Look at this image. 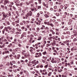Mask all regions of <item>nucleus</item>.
Returning a JSON list of instances; mask_svg holds the SVG:
<instances>
[{
	"label": "nucleus",
	"mask_w": 77,
	"mask_h": 77,
	"mask_svg": "<svg viewBox=\"0 0 77 77\" xmlns=\"http://www.w3.org/2000/svg\"><path fill=\"white\" fill-rule=\"evenodd\" d=\"M26 23L28 24V23H30V21H29V20H27L26 21Z\"/></svg>",
	"instance_id": "nucleus-35"
},
{
	"label": "nucleus",
	"mask_w": 77,
	"mask_h": 77,
	"mask_svg": "<svg viewBox=\"0 0 77 77\" xmlns=\"http://www.w3.org/2000/svg\"><path fill=\"white\" fill-rule=\"evenodd\" d=\"M24 37V35L22 34L21 35V37H20V39H23V38Z\"/></svg>",
	"instance_id": "nucleus-21"
},
{
	"label": "nucleus",
	"mask_w": 77,
	"mask_h": 77,
	"mask_svg": "<svg viewBox=\"0 0 77 77\" xmlns=\"http://www.w3.org/2000/svg\"><path fill=\"white\" fill-rule=\"evenodd\" d=\"M43 65H41L40 66V68H42L43 67Z\"/></svg>",
	"instance_id": "nucleus-58"
},
{
	"label": "nucleus",
	"mask_w": 77,
	"mask_h": 77,
	"mask_svg": "<svg viewBox=\"0 0 77 77\" xmlns=\"http://www.w3.org/2000/svg\"><path fill=\"white\" fill-rule=\"evenodd\" d=\"M50 74H51V72H49L48 73V76H50Z\"/></svg>",
	"instance_id": "nucleus-25"
},
{
	"label": "nucleus",
	"mask_w": 77,
	"mask_h": 77,
	"mask_svg": "<svg viewBox=\"0 0 77 77\" xmlns=\"http://www.w3.org/2000/svg\"><path fill=\"white\" fill-rule=\"evenodd\" d=\"M31 7H33V6H34V4H31Z\"/></svg>",
	"instance_id": "nucleus-55"
},
{
	"label": "nucleus",
	"mask_w": 77,
	"mask_h": 77,
	"mask_svg": "<svg viewBox=\"0 0 77 77\" xmlns=\"http://www.w3.org/2000/svg\"><path fill=\"white\" fill-rule=\"evenodd\" d=\"M43 5H44V6H46V8H48V5H47L46 4H45V2H43Z\"/></svg>",
	"instance_id": "nucleus-9"
},
{
	"label": "nucleus",
	"mask_w": 77,
	"mask_h": 77,
	"mask_svg": "<svg viewBox=\"0 0 77 77\" xmlns=\"http://www.w3.org/2000/svg\"><path fill=\"white\" fill-rule=\"evenodd\" d=\"M15 22H13L12 23V24L13 25V26H15Z\"/></svg>",
	"instance_id": "nucleus-30"
},
{
	"label": "nucleus",
	"mask_w": 77,
	"mask_h": 77,
	"mask_svg": "<svg viewBox=\"0 0 77 77\" xmlns=\"http://www.w3.org/2000/svg\"><path fill=\"white\" fill-rule=\"evenodd\" d=\"M32 14H33V13L31 11H30L29 12H27V14L26 15V17H31L32 16Z\"/></svg>",
	"instance_id": "nucleus-2"
},
{
	"label": "nucleus",
	"mask_w": 77,
	"mask_h": 77,
	"mask_svg": "<svg viewBox=\"0 0 77 77\" xmlns=\"http://www.w3.org/2000/svg\"><path fill=\"white\" fill-rule=\"evenodd\" d=\"M36 30V32H39L40 29L39 28V27L37 28Z\"/></svg>",
	"instance_id": "nucleus-13"
},
{
	"label": "nucleus",
	"mask_w": 77,
	"mask_h": 77,
	"mask_svg": "<svg viewBox=\"0 0 77 77\" xmlns=\"http://www.w3.org/2000/svg\"><path fill=\"white\" fill-rule=\"evenodd\" d=\"M17 57H21V56H20V54H17Z\"/></svg>",
	"instance_id": "nucleus-36"
},
{
	"label": "nucleus",
	"mask_w": 77,
	"mask_h": 77,
	"mask_svg": "<svg viewBox=\"0 0 77 77\" xmlns=\"http://www.w3.org/2000/svg\"><path fill=\"white\" fill-rule=\"evenodd\" d=\"M35 20L33 18H32L31 19V21H34V20Z\"/></svg>",
	"instance_id": "nucleus-59"
},
{
	"label": "nucleus",
	"mask_w": 77,
	"mask_h": 77,
	"mask_svg": "<svg viewBox=\"0 0 77 77\" xmlns=\"http://www.w3.org/2000/svg\"><path fill=\"white\" fill-rule=\"evenodd\" d=\"M49 26H51V27H54V25H53L52 23H50Z\"/></svg>",
	"instance_id": "nucleus-15"
},
{
	"label": "nucleus",
	"mask_w": 77,
	"mask_h": 77,
	"mask_svg": "<svg viewBox=\"0 0 77 77\" xmlns=\"http://www.w3.org/2000/svg\"><path fill=\"white\" fill-rule=\"evenodd\" d=\"M54 9H57V6H54Z\"/></svg>",
	"instance_id": "nucleus-61"
},
{
	"label": "nucleus",
	"mask_w": 77,
	"mask_h": 77,
	"mask_svg": "<svg viewBox=\"0 0 77 77\" xmlns=\"http://www.w3.org/2000/svg\"><path fill=\"white\" fill-rule=\"evenodd\" d=\"M40 8H41V6H38V9H39Z\"/></svg>",
	"instance_id": "nucleus-33"
},
{
	"label": "nucleus",
	"mask_w": 77,
	"mask_h": 77,
	"mask_svg": "<svg viewBox=\"0 0 77 77\" xmlns=\"http://www.w3.org/2000/svg\"><path fill=\"white\" fill-rule=\"evenodd\" d=\"M15 3H20V1H19V0H16V2H14Z\"/></svg>",
	"instance_id": "nucleus-12"
},
{
	"label": "nucleus",
	"mask_w": 77,
	"mask_h": 77,
	"mask_svg": "<svg viewBox=\"0 0 77 77\" xmlns=\"http://www.w3.org/2000/svg\"><path fill=\"white\" fill-rule=\"evenodd\" d=\"M50 22H48L47 23V25H49V26H50Z\"/></svg>",
	"instance_id": "nucleus-54"
},
{
	"label": "nucleus",
	"mask_w": 77,
	"mask_h": 77,
	"mask_svg": "<svg viewBox=\"0 0 77 77\" xmlns=\"http://www.w3.org/2000/svg\"><path fill=\"white\" fill-rule=\"evenodd\" d=\"M3 74V75H6V73L4 72L2 73Z\"/></svg>",
	"instance_id": "nucleus-60"
},
{
	"label": "nucleus",
	"mask_w": 77,
	"mask_h": 77,
	"mask_svg": "<svg viewBox=\"0 0 77 77\" xmlns=\"http://www.w3.org/2000/svg\"><path fill=\"white\" fill-rule=\"evenodd\" d=\"M8 16L9 17H11V14L10 13H9V14H8Z\"/></svg>",
	"instance_id": "nucleus-57"
},
{
	"label": "nucleus",
	"mask_w": 77,
	"mask_h": 77,
	"mask_svg": "<svg viewBox=\"0 0 77 77\" xmlns=\"http://www.w3.org/2000/svg\"><path fill=\"white\" fill-rule=\"evenodd\" d=\"M14 42H15V44H17L16 42H17V39L16 38H15L14 39Z\"/></svg>",
	"instance_id": "nucleus-32"
},
{
	"label": "nucleus",
	"mask_w": 77,
	"mask_h": 77,
	"mask_svg": "<svg viewBox=\"0 0 77 77\" xmlns=\"http://www.w3.org/2000/svg\"><path fill=\"white\" fill-rule=\"evenodd\" d=\"M54 60H51V62H52V63H54Z\"/></svg>",
	"instance_id": "nucleus-48"
},
{
	"label": "nucleus",
	"mask_w": 77,
	"mask_h": 77,
	"mask_svg": "<svg viewBox=\"0 0 77 77\" xmlns=\"http://www.w3.org/2000/svg\"><path fill=\"white\" fill-rule=\"evenodd\" d=\"M44 16L45 17V18H48L49 17V16L47 15V14H45Z\"/></svg>",
	"instance_id": "nucleus-10"
},
{
	"label": "nucleus",
	"mask_w": 77,
	"mask_h": 77,
	"mask_svg": "<svg viewBox=\"0 0 77 77\" xmlns=\"http://www.w3.org/2000/svg\"><path fill=\"white\" fill-rule=\"evenodd\" d=\"M66 34L67 35H70V32L69 31H67L66 32Z\"/></svg>",
	"instance_id": "nucleus-23"
},
{
	"label": "nucleus",
	"mask_w": 77,
	"mask_h": 77,
	"mask_svg": "<svg viewBox=\"0 0 77 77\" xmlns=\"http://www.w3.org/2000/svg\"><path fill=\"white\" fill-rule=\"evenodd\" d=\"M0 44H1V45H2L3 44V42H2V41H0Z\"/></svg>",
	"instance_id": "nucleus-49"
},
{
	"label": "nucleus",
	"mask_w": 77,
	"mask_h": 77,
	"mask_svg": "<svg viewBox=\"0 0 77 77\" xmlns=\"http://www.w3.org/2000/svg\"><path fill=\"white\" fill-rule=\"evenodd\" d=\"M58 71L59 72H61L62 71V69H60V70H58Z\"/></svg>",
	"instance_id": "nucleus-19"
},
{
	"label": "nucleus",
	"mask_w": 77,
	"mask_h": 77,
	"mask_svg": "<svg viewBox=\"0 0 77 77\" xmlns=\"http://www.w3.org/2000/svg\"><path fill=\"white\" fill-rule=\"evenodd\" d=\"M8 6L10 8H12V6L11 5H10Z\"/></svg>",
	"instance_id": "nucleus-53"
},
{
	"label": "nucleus",
	"mask_w": 77,
	"mask_h": 77,
	"mask_svg": "<svg viewBox=\"0 0 77 77\" xmlns=\"http://www.w3.org/2000/svg\"><path fill=\"white\" fill-rule=\"evenodd\" d=\"M5 45H6V43H4L2 45V46L3 47H5Z\"/></svg>",
	"instance_id": "nucleus-27"
},
{
	"label": "nucleus",
	"mask_w": 77,
	"mask_h": 77,
	"mask_svg": "<svg viewBox=\"0 0 77 77\" xmlns=\"http://www.w3.org/2000/svg\"><path fill=\"white\" fill-rule=\"evenodd\" d=\"M66 42L67 43V42L68 43V42H69V40H67L66 41Z\"/></svg>",
	"instance_id": "nucleus-43"
},
{
	"label": "nucleus",
	"mask_w": 77,
	"mask_h": 77,
	"mask_svg": "<svg viewBox=\"0 0 77 77\" xmlns=\"http://www.w3.org/2000/svg\"><path fill=\"white\" fill-rule=\"evenodd\" d=\"M68 30V29L67 27H66L64 30Z\"/></svg>",
	"instance_id": "nucleus-41"
},
{
	"label": "nucleus",
	"mask_w": 77,
	"mask_h": 77,
	"mask_svg": "<svg viewBox=\"0 0 77 77\" xmlns=\"http://www.w3.org/2000/svg\"><path fill=\"white\" fill-rule=\"evenodd\" d=\"M12 62L13 63H14V64H15V63L16 62H15V61H12Z\"/></svg>",
	"instance_id": "nucleus-42"
},
{
	"label": "nucleus",
	"mask_w": 77,
	"mask_h": 77,
	"mask_svg": "<svg viewBox=\"0 0 77 77\" xmlns=\"http://www.w3.org/2000/svg\"><path fill=\"white\" fill-rule=\"evenodd\" d=\"M62 77H66V75H62Z\"/></svg>",
	"instance_id": "nucleus-63"
},
{
	"label": "nucleus",
	"mask_w": 77,
	"mask_h": 77,
	"mask_svg": "<svg viewBox=\"0 0 77 77\" xmlns=\"http://www.w3.org/2000/svg\"><path fill=\"white\" fill-rule=\"evenodd\" d=\"M10 10L11 11V12H12V11H13V10H12V9L11 8H10Z\"/></svg>",
	"instance_id": "nucleus-44"
},
{
	"label": "nucleus",
	"mask_w": 77,
	"mask_h": 77,
	"mask_svg": "<svg viewBox=\"0 0 77 77\" xmlns=\"http://www.w3.org/2000/svg\"><path fill=\"white\" fill-rule=\"evenodd\" d=\"M39 4H41V0H38Z\"/></svg>",
	"instance_id": "nucleus-24"
},
{
	"label": "nucleus",
	"mask_w": 77,
	"mask_h": 77,
	"mask_svg": "<svg viewBox=\"0 0 77 77\" xmlns=\"http://www.w3.org/2000/svg\"><path fill=\"white\" fill-rule=\"evenodd\" d=\"M73 41H77V38H75L74 39H73Z\"/></svg>",
	"instance_id": "nucleus-40"
},
{
	"label": "nucleus",
	"mask_w": 77,
	"mask_h": 77,
	"mask_svg": "<svg viewBox=\"0 0 77 77\" xmlns=\"http://www.w3.org/2000/svg\"><path fill=\"white\" fill-rule=\"evenodd\" d=\"M32 63H34V65H36V64L37 63L36 62H35V60L33 61Z\"/></svg>",
	"instance_id": "nucleus-20"
},
{
	"label": "nucleus",
	"mask_w": 77,
	"mask_h": 77,
	"mask_svg": "<svg viewBox=\"0 0 77 77\" xmlns=\"http://www.w3.org/2000/svg\"><path fill=\"white\" fill-rule=\"evenodd\" d=\"M58 23H59L58 22H56L55 23V25H57V24H58Z\"/></svg>",
	"instance_id": "nucleus-34"
},
{
	"label": "nucleus",
	"mask_w": 77,
	"mask_h": 77,
	"mask_svg": "<svg viewBox=\"0 0 77 77\" xmlns=\"http://www.w3.org/2000/svg\"><path fill=\"white\" fill-rule=\"evenodd\" d=\"M52 44H53V46H54L55 45H56V43L54 42H53V43H52Z\"/></svg>",
	"instance_id": "nucleus-31"
},
{
	"label": "nucleus",
	"mask_w": 77,
	"mask_h": 77,
	"mask_svg": "<svg viewBox=\"0 0 77 77\" xmlns=\"http://www.w3.org/2000/svg\"><path fill=\"white\" fill-rule=\"evenodd\" d=\"M5 8L6 10H8V7L6 6H5Z\"/></svg>",
	"instance_id": "nucleus-46"
},
{
	"label": "nucleus",
	"mask_w": 77,
	"mask_h": 77,
	"mask_svg": "<svg viewBox=\"0 0 77 77\" xmlns=\"http://www.w3.org/2000/svg\"><path fill=\"white\" fill-rule=\"evenodd\" d=\"M21 32H17L16 33V35H19V34H21Z\"/></svg>",
	"instance_id": "nucleus-18"
},
{
	"label": "nucleus",
	"mask_w": 77,
	"mask_h": 77,
	"mask_svg": "<svg viewBox=\"0 0 77 77\" xmlns=\"http://www.w3.org/2000/svg\"><path fill=\"white\" fill-rule=\"evenodd\" d=\"M22 12H23V14H25V12H24V10H22Z\"/></svg>",
	"instance_id": "nucleus-62"
},
{
	"label": "nucleus",
	"mask_w": 77,
	"mask_h": 77,
	"mask_svg": "<svg viewBox=\"0 0 77 77\" xmlns=\"http://www.w3.org/2000/svg\"><path fill=\"white\" fill-rule=\"evenodd\" d=\"M38 22H37L36 23L37 25H38H38H40V24H41V20H38Z\"/></svg>",
	"instance_id": "nucleus-6"
},
{
	"label": "nucleus",
	"mask_w": 77,
	"mask_h": 77,
	"mask_svg": "<svg viewBox=\"0 0 77 77\" xmlns=\"http://www.w3.org/2000/svg\"><path fill=\"white\" fill-rule=\"evenodd\" d=\"M15 50L17 52V53H20L21 52V51H20V48H17L15 49Z\"/></svg>",
	"instance_id": "nucleus-4"
},
{
	"label": "nucleus",
	"mask_w": 77,
	"mask_h": 77,
	"mask_svg": "<svg viewBox=\"0 0 77 77\" xmlns=\"http://www.w3.org/2000/svg\"><path fill=\"white\" fill-rule=\"evenodd\" d=\"M5 54H9V51H5Z\"/></svg>",
	"instance_id": "nucleus-11"
},
{
	"label": "nucleus",
	"mask_w": 77,
	"mask_h": 77,
	"mask_svg": "<svg viewBox=\"0 0 77 77\" xmlns=\"http://www.w3.org/2000/svg\"><path fill=\"white\" fill-rule=\"evenodd\" d=\"M24 56L25 57H27V54L25 53Z\"/></svg>",
	"instance_id": "nucleus-17"
},
{
	"label": "nucleus",
	"mask_w": 77,
	"mask_h": 77,
	"mask_svg": "<svg viewBox=\"0 0 77 77\" xmlns=\"http://www.w3.org/2000/svg\"><path fill=\"white\" fill-rule=\"evenodd\" d=\"M3 45H0V48H3Z\"/></svg>",
	"instance_id": "nucleus-38"
},
{
	"label": "nucleus",
	"mask_w": 77,
	"mask_h": 77,
	"mask_svg": "<svg viewBox=\"0 0 77 77\" xmlns=\"http://www.w3.org/2000/svg\"><path fill=\"white\" fill-rule=\"evenodd\" d=\"M5 30L6 32H7L8 33H10V31L8 30V29H7L5 27Z\"/></svg>",
	"instance_id": "nucleus-8"
},
{
	"label": "nucleus",
	"mask_w": 77,
	"mask_h": 77,
	"mask_svg": "<svg viewBox=\"0 0 77 77\" xmlns=\"http://www.w3.org/2000/svg\"><path fill=\"white\" fill-rule=\"evenodd\" d=\"M2 17H3L2 18V20H5V18H8L9 17V14L8 13L5 14L4 12H2Z\"/></svg>",
	"instance_id": "nucleus-1"
},
{
	"label": "nucleus",
	"mask_w": 77,
	"mask_h": 77,
	"mask_svg": "<svg viewBox=\"0 0 77 77\" xmlns=\"http://www.w3.org/2000/svg\"><path fill=\"white\" fill-rule=\"evenodd\" d=\"M0 28L1 29H3V26H0Z\"/></svg>",
	"instance_id": "nucleus-51"
},
{
	"label": "nucleus",
	"mask_w": 77,
	"mask_h": 77,
	"mask_svg": "<svg viewBox=\"0 0 77 77\" xmlns=\"http://www.w3.org/2000/svg\"><path fill=\"white\" fill-rule=\"evenodd\" d=\"M3 65L0 64V68H2V67H3Z\"/></svg>",
	"instance_id": "nucleus-39"
},
{
	"label": "nucleus",
	"mask_w": 77,
	"mask_h": 77,
	"mask_svg": "<svg viewBox=\"0 0 77 77\" xmlns=\"http://www.w3.org/2000/svg\"><path fill=\"white\" fill-rule=\"evenodd\" d=\"M38 54L40 55V56H42V53H38Z\"/></svg>",
	"instance_id": "nucleus-37"
},
{
	"label": "nucleus",
	"mask_w": 77,
	"mask_h": 77,
	"mask_svg": "<svg viewBox=\"0 0 77 77\" xmlns=\"http://www.w3.org/2000/svg\"><path fill=\"white\" fill-rule=\"evenodd\" d=\"M21 29H22V30H24V29H25V28L24 26H22L21 27Z\"/></svg>",
	"instance_id": "nucleus-29"
},
{
	"label": "nucleus",
	"mask_w": 77,
	"mask_h": 77,
	"mask_svg": "<svg viewBox=\"0 0 77 77\" xmlns=\"http://www.w3.org/2000/svg\"><path fill=\"white\" fill-rule=\"evenodd\" d=\"M41 38H42L41 36L38 37V38L37 39V40H38V41H40V40L41 39Z\"/></svg>",
	"instance_id": "nucleus-14"
},
{
	"label": "nucleus",
	"mask_w": 77,
	"mask_h": 77,
	"mask_svg": "<svg viewBox=\"0 0 77 77\" xmlns=\"http://www.w3.org/2000/svg\"><path fill=\"white\" fill-rule=\"evenodd\" d=\"M50 45H51V44H47L46 45V47H48V46H50Z\"/></svg>",
	"instance_id": "nucleus-22"
},
{
	"label": "nucleus",
	"mask_w": 77,
	"mask_h": 77,
	"mask_svg": "<svg viewBox=\"0 0 77 77\" xmlns=\"http://www.w3.org/2000/svg\"><path fill=\"white\" fill-rule=\"evenodd\" d=\"M16 5L17 6H19V4H17V3H16Z\"/></svg>",
	"instance_id": "nucleus-45"
},
{
	"label": "nucleus",
	"mask_w": 77,
	"mask_h": 77,
	"mask_svg": "<svg viewBox=\"0 0 77 77\" xmlns=\"http://www.w3.org/2000/svg\"><path fill=\"white\" fill-rule=\"evenodd\" d=\"M5 28H6L7 29H9V30H11L12 29V28H11V26L5 27Z\"/></svg>",
	"instance_id": "nucleus-7"
},
{
	"label": "nucleus",
	"mask_w": 77,
	"mask_h": 77,
	"mask_svg": "<svg viewBox=\"0 0 77 77\" xmlns=\"http://www.w3.org/2000/svg\"><path fill=\"white\" fill-rule=\"evenodd\" d=\"M42 54L44 55H45V54H47V52L45 51V52H44L42 53Z\"/></svg>",
	"instance_id": "nucleus-16"
},
{
	"label": "nucleus",
	"mask_w": 77,
	"mask_h": 77,
	"mask_svg": "<svg viewBox=\"0 0 77 77\" xmlns=\"http://www.w3.org/2000/svg\"><path fill=\"white\" fill-rule=\"evenodd\" d=\"M4 41L5 42H7V41H8V40H7L6 39H5L4 40Z\"/></svg>",
	"instance_id": "nucleus-64"
},
{
	"label": "nucleus",
	"mask_w": 77,
	"mask_h": 77,
	"mask_svg": "<svg viewBox=\"0 0 77 77\" xmlns=\"http://www.w3.org/2000/svg\"><path fill=\"white\" fill-rule=\"evenodd\" d=\"M10 4V2L8 0H5L4 1V5H6V4Z\"/></svg>",
	"instance_id": "nucleus-3"
},
{
	"label": "nucleus",
	"mask_w": 77,
	"mask_h": 77,
	"mask_svg": "<svg viewBox=\"0 0 77 77\" xmlns=\"http://www.w3.org/2000/svg\"><path fill=\"white\" fill-rule=\"evenodd\" d=\"M3 39V38L2 37L0 38V41H1L2 40V39Z\"/></svg>",
	"instance_id": "nucleus-56"
},
{
	"label": "nucleus",
	"mask_w": 77,
	"mask_h": 77,
	"mask_svg": "<svg viewBox=\"0 0 77 77\" xmlns=\"http://www.w3.org/2000/svg\"><path fill=\"white\" fill-rule=\"evenodd\" d=\"M26 4L27 5H29V3L27 2H26Z\"/></svg>",
	"instance_id": "nucleus-52"
},
{
	"label": "nucleus",
	"mask_w": 77,
	"mask_h": 77,
	"mask_svg": "<svg viewBox=\"0 0 77 77\" xmlns=\"http://www.w3.org/2000/svg\"><path fill=\"white\" fill-rule=\"evenodd\" d=\"M31 11L32 12H34V11H37L38 9H37L36 8L34 7L33 9H31Z\"/></svg>",
	"instance_id": "nucleus-5"
},
{
	"label": "nucleus",
	"mask_w": 77,
	"mask_h": 77,
	"mask_svg": "<svg viewBox=\"0 0 77 77\" xmlns=\"http://www.w3.org/2000/svg\"><path fill=\"white\" fill-rule=\"evenodd\" d=\"M48 64L44 66V67H45V68H47L48 67Z\"/></svg>",
	"instance_id": "nucleus-28"
},
{
	"label": "nucleus",
	"mask_w": 77,
	"mask_h": 77,
	"mask_svg": "<svg viewBox=\"0 0 77 77\" xmlns=\"http://www.w3.org/2000/svg\"><path fill=\"white\" fill-rule=\"evenodd\" d=\"M10 64L11 65V66H12V65H13V64L12 63V62H10Z\"/></svg>",
	"instance_id": "nucleus-50"
},
{
	"label": "nucleus",
	"mask_w": 77,
	"mask_h": 77,
	"mask_svg": "<svg viewBox=\"0 0 77 77\" xmlns=\"http://www.w3.org/2000/svg\"><path fill=\"white\" fill-rule=\"evenodd\" d=\"M13 9H14V11H16V8H15V7L13 6Z\"/></svg>",
	"instance_id": "nucleus-26"
},
{
	"label": "nucleus",
	"mask_w": 77,
	"mask_h": 77,
	"mask_svg": "<svg viewBox=\"0 0 77 77\" xmlns=\"http://www.w3.org/2000/svg\"><path fill=\"white\" fill-rule=\"evenodd\" d=\"M23 72L21 71L20 72V75H22V74H23Z\"/></svg>",
	"instance_id": "nucleus-47"
}]
</instances>
